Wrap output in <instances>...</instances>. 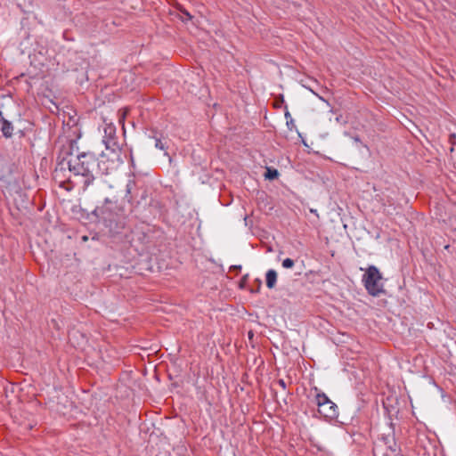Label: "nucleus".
<instances>
[{
  "label": "nucleus",
  "instance_id": "2eb2a0df",
  "mask_svg": "<svg viewBox=\"0 0 456 456\" xmlns=\"http://www.w3.org/2000/svg\"><path fill=\"white\" fill-rule=\"evenodd\" d=\"M285 117H286V118H287V119H288L289 118H291V116H290V114H289V111H287V112L285 113Z\"/></svg>",
  "mask_w": 456,
  "mask_h": 456
},
{
  "label": "nucleus",
  "instance_id": "f03ea898",
  "mask_svg": "<svg viewBox=\"0 0 456 456\" xmlns=\"http://www.w3.org/2000/svg\"><path fill=\"white\" fill-rule=\"evenodd\" d=\"M96 175H110L116 171L123 163L120 152L109 151L102 152L101 156L96 159Z\"/></svg>",
  "mask_w": 456,
  "mask_h": 456
},
{
  "label": "nucleus",
  "instance_id": "dca6fc26",
  "mask_svg": "<svg viewBox=\"0 0 456 456\" xmlns=\"http://www.w3.org/2000/svg\"><path fill=\"white\" fill-rule=\"evenodd\" d=\"M65 176L64 173L62 174L61 179ZM61 179V178H59ZM60 183H62V180H60Z\"/></svg>",
  "mask_w": 456,
  "mask_h": 456
},
{
  "label": "nucleus",
  "instance_id": "ddd939ff",
  "mask_svg": "<svg viewBox=\"0 0 456 456\" xmlns=\"http://www.w3.org/2000/svg\"><path fill=\"white\" fill-rule=\"evenodd\" d=\"M279 384L283 387L285 388L286 387V384H285V381L283 379H280L279 380Z\"/></svg>",
  "mask_w": 456,
  "mask_h": 456
},
{
  "label": "nucleus",
  "instance_id": "f257e3e1",
  "mask_svg": "<svg viewBox=\"0 0 456 456\" xmlns=\"http://www.w3.org/2000/svg\"><path fill=\"white\" fill-rule=\"evenodd\" d=\"M68 167L70 175L68 180L75 184L80 185L85 191L93 183L96 175V158L93 153L84 152L76 156L71 155L69 159L58 164L54 170V178H61L62 174Z\"/></svg>",
  "mask_w": 456,
  "mask_h": 456
},
{
  "label": "nucleus",
  "instance_id": "39448f33",
  "mask_svg": "<svg viewBox=\"0 0 456 456\" xmlns=\"http://www.w3.org/2000/svg\"><path fill=\"white\" fill-rule=\"evenodd\" d=\"M104 135L102 142L106 146V150L109 151L120 152V148L118 144L116 137V127L112 124H106L103 128Z\"/></svg>",
  "mask_w": 456,
  "mask_h": 456
},
{
  "label": "nucleus",
  "instance_id": "f8f14e48",
  "mask_svg": "<svg viewBox=\"0 0 456 456\" xmlns=\"http://www.w3.org/2000/svg\"><path fill=\"white\" fill-rule=\"evenodd\" d=\"M183 14L185 16L186 20L191 19V15L187 11H183Z\"/></svg>",
  "mask_w": 456,
  "mask_h": 456
},
{
  "label": "nucleus",
  "instance_id": "0eeeda50",
  "mask_svg": "<svg viewBox=\"0 0 456 456\" xmlns=\"http://www.w3.org/2000/svg\"><path fill=\"white\" fill-rule=\"evenodd\" d=\"M277 273L271 269L266 273V286L268 289H273L276 285Z\"/></svg>",
  "mask_w": 456,
  "mask_h": 456
},
{
  "label": "nucleus",
  "instance_id": "423d86ee",
  "mask_svg": "<svg viewBox=\"0 0 456 456\" xmlns=\"http://www.w3.org/2000/svg\"><path fill=\"white\" fill-rule=\"evenodd\" d=\"M1 131L5 137H11L13 131L12 125L6 119L1 117L0 118Z\"/></svg>",
  "mask_w": 456,
  "mask_h": 456
},
{
  "label": "nucleus",
  "instance_id": "1a4fd4ad",
  "mask_svg": "<svg viewBox=\"0 0 456 456\" xmlns=\"http://www.w3.org/2000/svg\"><path fill=\"white\" fill-rule=\"evenodd\" d=\"M282 266L286 269L292 268L295 265L294 261L291 258H286L282 261Z\"/></svg>",
  "mask_w": 456,
  "mask_h": 456
},
{
  "label": "nucleus",
  "instance_id": "4468645a",
  "mask_svg": "<svg viewBox=\"0 0 456 456\" xmlns=\"http://www.w3.org/2000/svg\"><path fill=\"white\" fill-rule=\"evenodd\" d=\"M389 448H390V450H391L392 452H395V451H396V446H395V444H394V445H393V446H392V445H390V446H389Z\"/></svg>",
  "mask_w": 456,
  "mask_h": 456
},
{
  "label": "nucleus",
  "instance_id": "7ed1b4c3",
  "mask_svg": "<svg viewBox=\"0 0 456 456\" xmlns=\"http://www.w3.org/2000/svg\"><path fill=\"white\" fill-rule=\"evenodd\" d=\"M362 282L368 293L373 297H378L385 292L382 283V275L374 265H370L366 270L362 277Z\"/></svg>",
  "mask_w": 456,
  "mask_h": 456
},
{
  "label": "nucleus",
  "instance_id": "6e6552de",
  "mask_svg": "<svg viewBox=\"0 0 456 456\" xmlns=\"http://www.w3.org/2000/svg\"><path fill=\"white\" fill-rule=\"evenodd\" d=\"M279 176V172L275 168L266 167V172L265 174V179L273 180Z\"/></svg>",
  "mask_w": 456,
  "mask_h": 456
},
{
  "label": "nucleus",
  "instance_id": "9b49d317",
  "mask_svg": "<svg viewBox=\"0 0 456 456\" xmlns=\"http://www.w3.org/2000/svg\"><path fill=\"white\" fill-rule=\"evenodd\" d=\"M155 147L159 150H161V151H164L165 150V145L164 143L161 142L160 139H156L155 140Z\"/></svg>",
  "mask_w": 456,
  "mask_h": 456
},
{
  "label": "nucleus",
  "instance_id": "9d476101",
  "mask_svg": "<svg viewBox=\"0 0 456 456\" xmlns=\"http://www.w3.org/2000/svg\"><path fill=\"white\" fill-rule=\"evenodd\" d=\"M134 186V180H128L126 185V194H130L131 193V191L133 190Z\"/></svg>",
  "mask_w": 456,
  "mask_h": 456
},
{
  "label": "nucleus",
  "instance_id": "20e7f679",
  "mask_svg": "<svg viewBox=\"0 0 456 456\" xmlns=\"http://www.w3.org/2000/svg\"><path fill=\"white\" fill-rule=\"evenodd\" d=\"M314 390L316 392L314 402L319 408V412L326 418L333 419L337 417V405L324 393L318 392L317 388H314Z\"/></svg>",
  "mask_w": 456,
  "mask_h": 456
}]
</instances>
